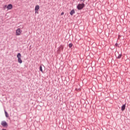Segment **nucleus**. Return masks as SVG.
<instances>
[{
	"mask_svg": "<svg viewBox=\"0 0 130 130\" xmlns=\"http://www.w3.org/2000/svg\"><path fill=\"white\" fill-rule=\"evenodd\" d=\"M85 4H84V3L79 4L77 6V9L79 11H81V10H83V9H84V8H85Z\"/></svg>",
	"mask_w": 130,
	"mask_h": 130,
	"instance_id": "1",
	"label": "nucleus"
},
{
	"mask_svg": "<svg viewBox=\"0 0 130 130\" xmlns=\"http://www.w3.org/2000/svg\"><path fill=\"white\" fill-rule=\"evenodd\" d=\"M17 57L18 58V61L19 63H22L23 62V61H22V59H21V57H22V55H21V53H18L17 55Z\"/></svg>",
	"mask_w": 130,
	"mask_h": 130,
	"instance_id": "2",
	"label": "nucleus"
},
{
	"mask_svg": "<svg viewBox=\"0 0 130 130\" xmlns=\"http://www.w3.org/2000/svg\"><path fill=\"white\" fill-rule=\"evenodd\" d=\"M61 51H63V46H62V45H60L58 50V52L59 53H60V52H61Z\"/></svg>",
	"mask_w": 130,
	"mask_h": 130,
	"instance_id": "3",
	"label": "nucleus"
},
{
	"mask_svg": "<svg viewBox=\"0 0 130 130\" xmlns=\"http://www.w3.org/2000/svg\"><path fill=\"white\" fill-rule=\"evenodd\" d=\"M2 125H3L4 127H8V123L6 122V121H3L1 123Z\"/></svg>",
	"mask_w": 130,
	"mask_h": 130,
	"instance_id": "4",
	"label": "nucleus"
},
{
	"mask_svg": "<svg viewBox=\"0 0 130 130\" xmlns=\"http://www.w3.org/2000/svg\"><path fill=\"white\" fill-rule=\"evenodd\" d=\"M40 8V7L39 6V5H37L35 7V13L36 14H39L38 11L39 10V9Z\"/></svg>",
	"mask_w": 130,
	"mask_h": 130,
	"instance_id": "5",
	"label": "nucleus"
},
{
	"mask_svg": "<svg viewBox=\"0 0 130 130\" xmlns=\"http://www.w3.org/2000/svg\"><path fill=\"white\" fill-rule=\"evenodd\" d=\"M5 8H7L8 10H12L13 9V5L12 4H9L7 6L5 5Z\"/></svg>",
	"mask_w": 130,
	"mask_h": 130,
	"instance_id": "6",
	"label": "nucleus"
},
{
	"mask_svg": "<svg viewBox=\"0 0 130 130\" xmlns=\"http://www.w3.org/2000/svg\"><path fill=\"white\" fill-rule=\"evenodd\" d=\"M21 29L20 28H18L17 30H16V35L17 36H19V35H21Z\"/></svg>",
	"mask_w": 130,
	"mask_h": 130,
	"instance_id": "7",
	"label": "nucleus"
},
{
	"mask_svg": "<svg viewBox=\"0 0 130 130\" xmlns=\"http://www.w3.org/2000/svg\"><path fill=\"white\" fill-rule=\"evenodd\" d=\"M121 110L122 111H124V110H125V104H124L121 106Z\"/></svg>",
	"mask_w": 130,
	"mask_h": 130,
	"instance_id": "8",
	"label": "nucleus"
},
{
	"mask_svg": "<svg viewBox=\"0 0 130 130\" xmlns=\"http://www.w3.org/2000/svg\"><path fill=\"white\" fill-rule=\"evenodd\" d=\"M121 56H122V54H119L118 56H116V57L117 58V59H120V58H121Z\"/></svg>",
	"mask_w": 130,
	"mask_h": 130,
	"instance_id": "9",
	"label": "nucleus"
},
{
	"mask_svg": "<svg viewBox=\"0 0 130 130\" xmlns=\"http://www.w3.org/2000/svg\"><path fill=\"white\" fill-rule=\"evenodd\" d=\"M75 14V10L73 9L71 12H70V15L71 16H73Z\"/></svg>",
	"mask_w": 130,
	"mask_h": 130,
	"instance_id": "10",
	"label": "nucleus"
},
{
	"mask_svg": "<svg viewBox=\"0 0 130 130\" xmlns=\"http://www.w3.org/2000/svg\"><path fill=\"white\" fill-rule=\"evenodd\" d=\"M40 72H41L42 73H43V70L42 69V66H40Z\"/></svg>",
	"mask_w": 130,
	"mask_h": 130,
	"instance_id": "11",
	"label": "nucleus"
},
{
	"mask_svg": "<svg viewBox=\"0 0 130 130\" xmlns=\"http://www.w3.org/2000/svg\"><path fill=\"white\" fill-rule=\"evenodd\" d=\"M5 116L7 117H9V114H8V112L6 110H5Z\"/></svg>",
	"mask_w": 130,
	"mask_h": 130,
	"instance_id": "12",
	"label": "nucleus"
},
{
	"mask_svg": "<svg viewBox=\"0 0 130 130\" xmlns=\"http://www.w3.org/2000/svg\"><path fill=\"white\" fill-rule=\"evenodd\" d=\"M69 47L70 48H72V47H73V43H70L69 45Z\"/></svg>",
	"mask_w": 130,
	"mask_h": 130,
	"instance_id": "13",
	"label": "nucleus"
},
{
	"mask_svg": "<svg viewBox=\"0 0 130 130\" xmlns=\"http://www.w3.org/2000/svg\"><path fill=\"white\" fill-rule=\"evenodd\" d=\"M80 1V2H83V3L84 4V3H85V1L86 0H79Z\"/></svg>",
	"mask_w": 130,
	"mask_h": 130,
	"instance_id": "14",
	"label": "nucleus"
},
{
	"mask_svg": "<svg viewBox=\"0 0 130 130\" xmlns=\"http://www.w3.org/2000/svg\"><path fill=\"white\" fill-rule=\"evenodd\" d=\"M64 12H61V16H62L63 15H64Z\"/></svg>",
	"mask_w": 130,
	"mask_h": 130,
	"instance_id": "15",
	"label": "nucleus"
},
{
	"mask_svg": "<svg viewBox=\"0 0 130 130\" xmlns=\"http://www.w3.org/2000/svg\"><path fill=\"white\" fill-rule=\"evenodd\" d=\"M115 45H116V46H118V44L116 43V44H115Z\"/></svg>",
	"mask_w": 130,
	"mask_h": 130,
	"instance_id": "16",
	"label": "nucleus"
},
{
	"mask_svg": "<svg viewBox=\"0 0 130 130\" xmlns=\"http://www.w3.org/2000/svg\"><path fill=\"white\" fill-rule=\"evenodd\" d=\"M33 54H32V52H31V53H30V55L31 56H32Z\"/></svg>",
	"mask_w": 130,
	"mask_h": 130,
	"instance_id": "17",
	"label": "nucleus"
},
{
	"mask_svg": "<svg viewBox=\"0 0 130 130\" xmlns=\"http://www.w3.org/2000/svg\"><path fill=\"white\" fill-rule=\"evenodd\" d=\"M2 130H7L6 129H3Z\"/></svg>",
	"mask_w": 130,
	"mask_h": 130,
	"instance_id": "18",
	"label": "nucleus"
}]
</instances>
